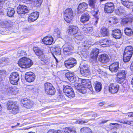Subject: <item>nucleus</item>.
I'll return each instance as SVG.
<instances>
[{"label":"nucleus","mask_w":133,"mask_h":133,"mask_svg":"<svg viewBox=\"0 0 133 133\" xmlns=\"http://www.w3.org/2000/svg\"><path fill=\"white\" fill-rule=\"evenodd\" d=\"M98 60L102 63H106L108 61L109 59L108 55L105 54L101 55L99 56Z\"/></svg>","instance_id":"21"},{"label":"nucleus","mask_w":133,"mask_h":133,"mask_svg":"<svg viewBox=\"0 0 133 133\" xmlns=\"http://www.w3.org/2000/svg\"><path fill=\"white\" fill-rule=\"evenodd\" d=\"M99 50L95 48L93 49L92 51L91 54L92 57L95 59H96L99 53Z\"/></svg>","instance_id":"32"},{"label":"nucleus","mask_w":133,"mask_h":133,"mask_svg":"<svg viewBox=\"0 0 133 133\" xmlns=\"http://www.w3.org/2000/svg\"><path fill=\"white\" fill-rule=\"evenodd\" d=\"M119 68V64L118 62L112 63L109 66V70L112 72H116Z\"/></svg>","instance_id":"22"},{"label":"nucleus","mask_w":133,"mask_h":133,"mask_svg":"<svg viewBox=\"0 0 133 133\" xmlns=\"http://www.w3.org/2000/svg\"><path fill=\"white\" fill-rule=\"evenodd\" d=\"M47 133H62V132L60 130L55 131L54 130H50L48 131Z\"/></svg>","instance_id":"47"},{"label":"nucleus","mask_w":133,"mask_h":133,"mask_svg":"<svg viewBox=\"0 0 133 133\" xmlns=\"http://www.w3.org/2000/svg\"><path fill=\"white\" fill-rule=\"evenodd\" d=\"M27 101H29L28 99H22L21 100V104L23 105V106L24 107L25 105L28 102Z\"/></svg>","instance_id":"50"},{"label":"nucleus","mask_w":133,"mask_h":133,"mask_svg":"<svg viewBox=\"0 0 133 133\" xmlns=\"http://www.w3.org/2000/svg\"><path fill=\"white\" fill-rule=\"evenodd\" d=\"M63 99V98L62 96H59L57 97L56 99V101H57L61 102L62 100Z\"/></svg>","instance_id":"58"},{"label":"nucleus","mask_w":133,"mask_h":133,"mask_svg":"<svg viewBox=\"0 0 133 133\" xmlns=\"http://www.w3.org/2000/svg\"><path fill=\"white\" fill-rule=\"evenodd\" d=\"M86 133H92L91 130L88 128H87Z\"/></svg>","instance_id":"62"},{"label":"nucleus","mask_w":133,"mask_h":133,"mask_svg":"<svg viewBox=\"0 0 133 133\" xmlns=\"http://www.w3.org/2000/svg\"><path fill=\"white\" fill-rule=\"evenodd\" d=\"M80 71L82 75L85 77L87 76L90 72L88 65L85 64H81Z\"/></svg>","instance_id":"9"},{"label":"nucleus","mask_w":133,"mask_h":133,"mask_svg":"<svg viewBox=\"0 0 133 133\" xmlns=\"http://www.w3.org/2000/svg\"><path fill=\"white\" fill-rule=\"evenodd\" d=\"M71 77V78H69L68 79L70 82H73L76 81V78L75 76H74L73 75L72 77Z\"/></svg>","instance_id":"52"},{"label":"nucleus","mask_w":133,"mask_h":133,"mask_svg":"<svg viewBox=\"0 0 133 133\" xmlns=\"http://www.w3.org/2000/svg\"><path fill=\"white\" fill-rule=\"evenodd\" d=\"M63 133H76L74 128H66L64 129Z\"/></svg>","instance_id":"36"},{"label":"nucleus","mask_w":133,"mask_h":133,"mask_svg":"<svg viewBox=\"0 0 133 133\" xmlns=\"http://www.w3.org/2000/svg\"><path fill=\"white\" fill-rule=\"evenodd\" d=\"M35 76L34 74L32 72H26L25 75V78L26 80L29 82L33 81L35 79Z\"/></svg>","instance_id":"14"},{"label":"nucleus","mask_w":133,"mask_h":133,"mask_svg":"<svg viewBox=\"0 0 133 133\" xmlns=\"http://www.w3.org/2000/svg\"><path fill=\"white\" fill-rule=\"evenodd\" d=\"M17 12L19 15H24L28 12L27 6L24 5H19L17 7Z\"/></svg>","instance_id":"10"},{"label":"nucleus","mask_w":133,"mask_h":133,"mask_svg":"<svg viewBox=\"0 0 133 133\" xmlns=\"http://www.w3.org/2000/svg\"><path fill=\"white\" fill-rule=\"evenodd\" d=\"M117 19L114 17L110 18L109 19V22L110 23L113 24H116L117 22Z\"/></svg>","instance_id":"41"},{"label":"nucleus","mask_w":133,"mask_h":133,"mask_svg":"<svg viewBox=\"0 0 133 133\" xmlns=\"http://www.w3.org/2000/svg\"><path fill=\"white\" fill-rule=\"evenodd\" d=\"M79 81H81V82L82 84L84 85H86L88 82L89 80L88 79H82L81 78L78 79Z\"/></svg>","instance_id":"42"},{"label":"nucleus","mask_w":133,"mask_h":133,"mask_svg":"<svg viewBox=\"0 0 133 133\" xmlns=\"http://www.w3.org/2000/svg\"><path fill=\"white\" fill-rule=\"evenodd\" d=\"M18 53L20 54V55L21 56H25L26 54L25 51L23 50H19L18 51Z\"/></svg>","instance_id":"51"},{"label":"nucleus","mask_w":133,"mask_h":133,"mask_svg":"<svg viewBox=\"0 0 133 133\" xmlns=\"http://www.w3.org/2000/svg\"><path fill=\"white\" fill-rule=\"evenodd\" d=\"M88 3L91 9L97 8V1L96 0H89Z\"/></svg>","instance_id":"33"},{"label":"nucleus","mask_w":133,"mask_h":133,"mask_svg":"<svg viewBox=\"0 0 133 133\" xmlns=\"http://www.w3.org/2000/svg\"><path fill=\"white\" fill-rule=\"evenodd\" d=\"M133 17L132 16L127 17L122 19L121 22L122 25H126L130 24L132 22Z\"/></svg>","instance_id":"16"},{"label":"nucleus","mask_w":133,"mask_h":133,"mask_svg":"<svg viewBox=\"0 0 133 133\" xmlns=\"http://www.w3.org/2000/svg\"><path fill=\"white\" fill-rule=\"evenodd\" d=\"M18 64L19 66L22 68H27L32 64V62L30 59L24 57L19 60Z\"/></svg>","instance_id":"1"},{"label":"nucleus","mask_w":133,"mask_h":133,"mask_svg":"<svg viewBox=\"0 0 133 133\" xmlns=\"http://www.w3.org/2000/svg\"><path fill=\"white\" fill-rule=\"evenodd\" d=\"M40 58L41 59V61H42L45 64H48L49 63L50 60L48 58L43 57Z\"/></svg>","instance_id":"40"},{"label":"nucleus","mask_w":133,"mask_h":133,"mask_svg":"<svg viewBox=\"0 0 133 133\" xmlns=\"http://www.w3.org/2000/svg\"><path fill=\"white\" fill-rule=\"evenodd\" d=\"M111 42L110 40H108L107 39H105L99 41V43H100L101 45H105L104 47L108 46Z\"/></svg>","instance_id":"28"},{"label":"nucleus","mask_w":133,"mask_h":133,"mask_svg":"<svg viewBox=\"0 0 133 133\" xmlns=\"http://www.w3.org/2000/svg\"><path fill=\"white\" fill-rule=\"evenodd\" d=\"M27 101L28 102H27L24 107L27 108H30L32 107L33 104L30 101Z\"/></svg>","instance_id":"43"},{"label":"nucleus","mask_w":133,"mask_h":133,"mask_svg":"<svg viewBox=\"0 0 133 133\" xmlns=\"http://www.w3.org/2000/svg\"><path fill=\"white\" fill-rule=\"evenodd\" d=\"M44 88L45 92L48 94L53 95L55 92V90L52 85L49 83H45Z\"/></svg>","instance_id":"6"},{"label":"nucleus","mask_w":133,"mask_h":133,"mask_svg":"<svg viewBox=\"0 0 133 133\" xmlns=\"http://www.w3.org/2000/svg\"><path fill=\"white\" fill-rule=\"evenodd\" d=\"M88 122V121H80V120H77L76 121V122L77 123L80 124H82L83 123H87Z\"/></svg>","instance_id":"54"},{"label":"nucleus","mask_w":133,"mask_h":133,"mask_svg":"<svg viewBox=\"0 0 133 133\" xmlns=\"http://www.w3.org/2000/svg\"><path fill=\"white\" fill-rule=\"evenodd\" d=\"M127 72L125 70L119 71L117 74L116 80L119 83H123L125 79V75Z\"/></svg>","instance_id":"4"},{"label":"nucleus","mask_w":133,"mask_h":133,"mask_svg":"<svg viewBox=\"0 0 133 133\" xmlns=\"http://www.w3.org/2000/svg\"><path fill=\"white\" fill-rule=\"evenodd\" d=\"M131 57H130L123 56V60L125 62H128L130 60Z\"/></svg>","instance_id":"44"},{"label":"nucleus","mask_w":133,"mask_h":133,"mask_svg":"<svg viewBox=\"0 0 133 133\" xmlns=\"http://www.w3.org/2000/svg\"><path fill=\"white\" fill-rule=\"evenodd\" d=\"M112 35L116 39H119L122 36L121 31L118 29H114L112 31Z\"/></svg>","instance_id":"17"},{"label":"nucleus","mask_w":133,"mask_h":133,"mask_svg":"<svg viewBox=\"0 0 133 133\" xmlns=\"http://www.w3.org/2000/svg\"><path fill=\"white\" fill-rule=\"evenodd\" d=\"M63 51L67 53L71 51L73 49V47L69 43L66 42L63 46Z\"/></svg>","instance_id":"19"},{"label":"nucleus","mask_w":133,"mask_h":133,"mask_svg":"<svg viewBox=\"0 0 133 133\" xmlns=\"http://www.w3.org/2000/svg\"><path fill=\"white\" fill-rule=\"evenodd\" d=\"M92 9L94 10H92L91 13L93 15L96 16V15H97L98 11V9L97 8Z\"/></svg>","instance_id":"46"},{"label":"nucleus","mask_w":133,"mask_h":133,"mask_svg":"<svg viewBox=\"0 0 133 133\" xmlns=\"http://www.w3.org/2000/svg\"><path fill=\"white\" fill-rule=\"evenodd\" d=\"M34 51L35 54L39 58H40L43 57H44L43 51L40 49L38 48L35 47L34 48Z\"/></svg>","instance_id":"25"},{"label":"nucleus","mask_w":133,"mask_h":133,"mask_svg":"<svg viewBox=\"0 0 133 133\" xmlns=\"http://www.w3.org/2000/svg\"><path fill=\"white\" fill-rule=\"evenodd\" d=\"M119 86L117 84L111 83L108 87L109 91L112 94L117 93L119 90Z\"/></svg>","instance_id":"12"},{"label":"nucleus","mask_w":133,"mask_h":133,"mask_svg":"<svg viewBox=\"0 0 133 133\" xmlns=\"http://www.w3.org/2000/svg\"><path fill=\"white\" fill-rule=\"evenodd\" d=\"M88 8V5L85 3L84 2L79 4L77 8L78 13H83Z\"/></svg>","instance_id":"15"},{"label":"nucleus","mask_w":133,"mask_h":133,"mask_svg":"<svg viewBox=\"0 0 133 133\" xmlns=\"http://www.w3.org/2000/svg\"><path fill=\"white\" fill-rule=\"evenodd\" d=\"M7 11V15L9 17H12L14 15L15 11L13 8H8L6 9Z\"/></svg>","instance_id":"35"},{"label":"nucleus","mask_w":133,"mask_h":133,"mask_svg":"<svg viewBox=\"0 0 133 133\" xmlns=\"http://www.w3.org/2000/svg\"><path fill=\"white\" fill-rule=\"evenodd\" d=\"M69 34L71 35H74L78 33V28L76 26L71 25L69 27Z\"/></svg>","instance_id":"20"},{"label":"nucleus","mask_w":133,"mask_h":133,"mask_svg":"<svg viewBox=\"0 0 133 133\" xmlns=\"http://www.w3.org/2000/svg\"><path fill=\"white\" fill-rule=\"evenodd\" d=\"M52 50L54 54L56 55H59L61 54V49L59 47H53Z\"/></svg>","instance_id":"34"},{"label":"nucleus","mask_w":133,"mask_h":133,"mask_svg":"<svg viewBox=\"0 0 133 133\" xmlns=\"http://www.w3.org/2000/svg\"><path fill=\"white\" fill-rule=\"evenodd\" d=\"M79 53V54L80 55L81 54V55H82V56L84 57H86L87 55V54L86 53V52L85 51H80V52Z\"/></svg>","instance_id":"56"},{"label":"nucleus","mask_w":133,"mask_h":133,"mask_svg":"<svg viewBox=\"0 0 133 133\" xmlns=\"http://www.w3.org/2000/svg\"><path fill=\"white\" fill-rule=\"evenodd\" d=\"M85 86L87 87L89 89L90 91L92 92L93 91V90L92 88L91 85V83L89 82L85 85Z\"/></svg>","instance_id":"48"},{"label":"nucleus","mask_w":133,"mask_h":133,"mask_svg":"<svg viewBox=\"0 0 133 133\" xmlns=\"http://www.w3.org/2000/svg\"><path fill=\"white\" fill-rule=\"evenodd\" d=\"M115 12L118 15H120V13L119 12V9H117L115 10Z\"/></svg>","instance_id":"64"},{"label":"nucleus","mask_w":133,"mask_h":133,"mask_svg":"<svg viewBox=\"0 0 133 133\" xmlns=\"http://www.w3.org/2000/svg\"><path fill=\"white\" fill-rule=\"evenodd\" d=\"M7 88L5 89V90L6 92L7 93H11V89H12V86L10 87V86H8Z\"/></svg>","instance_id":"53"},{"label":"nucleus","mask_w":133,"mask_h":133,"mask_svg":"<svg viewBox=\"0 0 133 133\" xmlns=\"http://www.w3.org/2000/svg\"><path fill=\"white\" fill-rule=\"evenodd\" d=\"M73 75V74L72 73L68 72L66 73L65 74V77L69 79V78H71V77H72Z\"/></svg>","instance_id":"49"},{"label":"nucleus","mask_w":133,"mask_h":133,"mask_svg":"<svg viewBox=\"0 0 133 133\" xmlns=\"http://www.w3.org/2000/svg\"><path fill=\"white\" fill-rule=\"evenodd\" d=\"M83 31L86 35H89L91 34L93 30V28L92 26H84L82 28Z\"/></svg>","instance_id":"23"},{"label":"nucleus","mask_w":133,"mask_h":133,"mask_svg":"<svg viewBox=\"0 0 133 133\" xmlns=\"http://www.w3.org/2000/svg\"><path fill=\"white\" fill-rule=\"evenodd\" d=\"M19 79V75L16 72H13L10 75V81L11 83L13 85H16Z\"/></svg>","instance_id":"8"},{"label":"nucleus","mask_w":133,"mask_h":133,"mask_svg":"<svg viewBox=\"0 0 133 133\" xmlns=\"http://www.w3.org/2000/svg\"><path fill=\"white\" fill-rule=\"evenodd\" d=\"M39 16V14L37 12L32 13L29 17L28 21L29 22H33L36 20Z\"/></svg>","instance_id":"18"},{"label":"nucleus","mask_w":133,"mask_h":133,"mask_svg":"<svg viewBox=\"0 0 133 133\" xmlns=\"http://www.w3.org/2000/svg\"><path fill=\"white\" fill-rule=\"evenodd\" d=\"M63 92L68 97L72 98L74 97V93L72 88L68 85L63 86Z\"/></svg>","instance_id":"5"},{"label":"nucleus","mask_w":133,"mask_h":133,"mask_svg":"<svg viewBox=\"0 0 133 133\" xmlns=\"http://www.w3.org/2000/svg\"><path fill=\"white\" fill-rule=\"evenodd\" d=\"M121 3L127 8L131 9L133 8V2H130L125 1H121Z\"/></svg>","instance_id":"29"},{"label":"nucleus","mask_w":133,"mask_h":133,"mask_svg":"<svg viewBox=\"0 0 133 133\" xmlns=\"http://www.w3.org/2000/svg\"><path fill=\"white\" fill-rule=\"evenodd\" d=\"M53 38L51 37L47 36L43 38L42 41L44 44L47 45L51 44L53 42Z\"/></svg>","instance_id":"24"},{"label":"nucleus","mask_w":133,"mask_h":133,"mask_svg":"<svg viewBox=\"0 0 133 133\" xmlns=\"http://www.w3.org/2000/svg\"><path fill=\"white\" fill-rule=\"evenodd\" d=\"M2 60L3 61L5 62V63L7 64L9 61V59L8 58H3L2 59Z\"/></svg>","instance_id":"59"},{"label":"nucleus","mask_w":133,"mask_h":133,"mask_svg":"<svg viewBox=\"0 0 133 133\" xmlns=\"http://www.w3.org/2000/svg\"><path fill=\"white\" fill-rule=\"evenodd\" d=\"M119 9L120 15H121L122 14H123L125 12V10L122 9L121 8H120Z\"/></svg>","instance_id":"63"},{"label":"nucleus","mask_w":133,"mask_h":133,"mask_svg":"<svg viewBox=\"0 0 133 133\" xmlns=\"http://www.w3.org/2000/svg\"><path fill=\"white\" fill-rule=\"evenodd\" d=\"M76 63V60L73 58H70L64 62L65 66L68 68H70L73 67Z\"/></svg>","instance_id":"11"},{"label":"nucleus","mask_w":133,"mask_h":133,"mask_svg":"<svg viewBox=\"0 0 133 133\" xmlns=\"http://www.w3.org/2000/svg\"><path fill=\"white\" fill-rule=\"evenodd\" d=\"M81 44L82 45V47L83 48H84L86 50L88 49L91 46V42L88 41H85L84 42V43H81Z\"/></svg>","instance_id":"31"},{"label":"nucleus","mask_w":133,"mask_h":133,"mask_svg":"<svg viewBox=\"0 0 133 133\" xmlns=\"http://www.w3.org/2000/svg\"><path fill=\"white\" fill-rule=\"evenodd\" d=\"M91 82L92 83L96 91L98 92L100 91L102 89V84L100 82L94 81L92 79H91Z\"/></svg>","instance_id":"13"},{"label":"nucleus","mask_w":133,"mask_h":133,"mask_svg":"<svg viewBox=\"0 0 133 133\" xmlns=\"http://www.w3.org/2000/svg\"><path fill=\"white\" fill-rule=\"evenodd\" d=\"M84 38L83 34L80 33L78 35H76L75 37L74 40L76 43L78 44L80 43V42L82 41Z\"/></svg>","instance_id":"27"},{"label":"nucleus","mask_w":133,"mask_h":133,"mask_svg":"<svg viewBox=\"0 0 133 133\" xmlns=\"http://www.w3.org/2000/svg\"><path fill=\"white\" fill-rule=\"evenodd\" d=\"M124 52L130 54H132L133 53L132 47L131 46H127L125 49Z\"/></svg>","instance_id":"37"},{"label":"nucleus","mask_w":133,"mask_h":133,"mask_svg":"<svg viewBox=\"0 0 133 133\" xmlns=\"http://www.w3.org/2000/svg\"><path fill=\"white\" fill-rule=\"evenodd\" d=\"M64 18L67 23H70L73 18V12L71 8L67 9L65 11L64 14Z\"/></svg>","instance_id":"2"},{"label":"nucleus","mask_w":133,"mask_h":133,"mask_svg":"<svg viewBox=\"0 0 133 133\" xmlns=\"http://www.w3.org/2000/svg\"><path fill=\"white\" fill-rule=\"evenodd\" d=\"M125 34L129 36H130L133 34V31L131 28H126L124 30Z\"/></svg>","instance_id":"38"},{"label":"nucleus","mask_w":133,"mask_h":133,"mask_svg":"<svg viewBox=\"0 0 133 133\" xmlns=\"http://www.w3.org/2000/svg\"><path fill=\"white\" fill-rule=\"evenodd\" d=\"M90 17L88 13H84L81 15L80 21L82 23H85L89 20Z\"/></svg>","instance_id":"26"},{"label":"nucleus","mask_w":133,"mask_h":133,"mask_svg":"<svg viewBox=\"0 0 133 133\" xmlns=\"http://www.w3.org/2000/svg\"><path fill=\"white\" fill-rule=\"evenodd\" d=\"M132 54H128L126 52H124L123 56H129L130 57H131L132 56Z\"/></svg>","instance_id":"61"},{"label":"nucleus","mask_w":133,"mask_h":133,"mask_svg":"<svg viewBox=\"0 0 133 133\" xmlns=\"http://www.w3.org/2000/svg\"><path fill=\"white\" fill-rule=\"evenodd\" d=\"M109 34L108 29L105 28H102L100 31L99 37H102L107 36Z\"/></svg>","instance_id":"30"},{"label":"nucleus","mask_w":133,"mask_h":133,"mask_svg":"<svg viewBox=\"0 0 133 133\" xmlns=\"http://www.w3.org/2000/svg\"><path fill=\"white\" fill-rule=\"evenodd\" d=\"M86 88L82 86L79 89V92L83 94H85L86 92Z\"/></svg>","instance_id":"45"},{"label":"nucleus","mask_w":133,"mask_h":133,"mask_svg":"<svg viewBox=\"0 0 133 133\" xmlns=\"http://www.w3.org/2000/svg\"><path fill=\"white\" fill-rule=\"evenodd\" d=\"M115 10V5L112 2H108L105 4L104 8L105 13L110 14L113 12Z\"/></svg>","instance_id":"7"},{"label":"nucleus","mask_w":133,"mask_h":133,"mask_svg":"<svg viewBox=\"0 0 133 133\" xmlns=\"http://www.w3.org/2000/svg\"><path fill=\"white\" fill-rule=\"evenodd\" d=\"M60 31L58 28H55L54 30V35L56 38H58L60 37Z\"/></svg>","instance_id":"39"},{"label":"nucleus","mask_w":133,"mask_h":133,"mask_svg":"<svg viewBox=\"0 0 133 133\" xmlns=\"http://www.w3.org/2000/svg\"><path fill=\"white\" fill-rule=\"evenodd\" d=\"M87 128H83L80 129V133H86Z\"/></svg>","instance_id":"55"},{"label":"nucleus","mask_w":133,"mask_h":133,"mask_svg":"<svg viewBox=\"0 0 133 133\" xmlns=\"http://www.w3.org/2000/svg\"><path fill=\"white\" fill-rule=\"evenodd\" d=\"M7 108L8 110H12V112L13 114H16L19 111V109L15 102L9 101L7 103Z\"/></svg>","instance_id":"3"},{"label":"nucleus","mask_w":133,"mask_h":133,"mask_svg":"<svg viewBox=\"0 0 133 133\" xmlns=\"http://www.w3.org/2000/svg\"><path fill=\"white\" fill-rule=\"evenodd\" d=\"M16 88L14 86H12V89H11V92L12 93V92H14L15 93H16V91L15 90Z\"/></svg>","instance_id":"60"},{"label":"nucleus","mask_w":133,"mask_h":133,"mask_svg":"<svg viewBox=\"0 0 133 133\" xmlns=\"http://www.w3.org/2000/svg\"><path fill=\"white\" fill-rule=\"evenodd\" d=\"M73 39L71 37H69L66 39V41L67 42L69 43L70 44H71V42L73 41Z\"/></svg>","instance_id":"57"}]
</instances>
